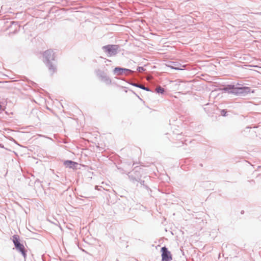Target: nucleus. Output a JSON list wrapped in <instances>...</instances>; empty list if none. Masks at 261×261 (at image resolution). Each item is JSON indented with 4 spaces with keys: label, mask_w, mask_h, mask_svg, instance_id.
I'll return each instance as SVG.
<instances>
[{
    "label": "nucleus",
    "mask_w": 261,
    "mask_h": 261,
    "mask_svg": "<svg viewBox=\"0 0 261 261\" xmlns=\"http://www.w3.org/2000/svg\"><path fill=\"white\" fill-rule=\"evenodd\" d=\"M222 91L238 96H244L250 92V88L245 86H240L238 84L236 85H227L222 89Z\"/></svg>",
    "instance_id": "nucleus-1"
},
{
    "label": "nucleus",
    "mask_w": 261,
    "mask_h": 261,
    "mask_svg": "<svg viewBox=\"0 0 261 261\" xmlns=\"http://www.w3.org/2000/svg\"><path fill=\"white\" fill-rule=\"evenodd\" d=\"M43 62L48 67L49 72L53 74L56 71V61L54 51L51 49L45 51L43 54Z\"/></svg>",
    "instance_id": "nucleus-2"
},
{
    "label": "nucleus",
    "mask_w": 261,
    "mask_h": 261,
    "mask_svg": "<svg viewBox=\"0 0 261 261\" xmlns=\"http://www.w3.org/2000/svg\"><path fill=\"white\" fill-rule=\"evenodd\" d=\"M12 238V241L15 248L22 254V256L25 258L27 256L26 250L24 245L20 243L19 236L18 235H14Z\"/></svg>",
    "instance_id": "nucleus-3"
},
{
    "label": "nucleus",
    "mask_w": 261,
    "mask_h": 261,
    "mask_svg": "<svg viewBox=\"0 0 261 261\" xmlns=\"http://www.w3.org/2000/svg\"><path fill=\"white\" fill-rule=\"evenodd\" d=\"M119 47L117 45H107L102 46L103 51L108 54V56L116 55L118 53Z\"/></svg>",
    "instance_id": "nucleus-4"
},
{
    "label": "nucleus",
    "mask_w": 261,
    "mask_h": 261,
    "mask_svg": "<svg viewBox=\"0 0 261 261\" xmlns=\"http://www.w3.org/2000/svg\"><path fill=\"white\" fill-rule=\"evenodd\" d=\"M95 73L96 76L101 81L107 84H110L111 83V79L107 75L106 73L100 69H96L95 70Z\"/></svg>",
    "instance_id": "nucleus-5"
},
{
    "label": "nucleus",
    "mask_w": 261,
    "mask_h": 261,
    "mask_svg": "<svg viewBox=\"0 0 261 261\" xmlns=\"http://www.w3.org/2000/svg\"><path fill=\"white\" fill-rule=\"evenodd\" d=\"M114 74H117L118 75H121L125 73L126 75L133 73L134 71L124 68H122L120 67H115L113 70Z\"/></svg>",
    "instance_id": "nucleus-6"
},
{
    "label": "nucleus",
    "mask_w": 261,
    "mask_h": 261,
    "mask_svg": "<svg viewBox=\"0 0 261 261\" xmlns=\"http://www.w3.org/2000/svg\"><path fill=\"white\" fill-rule=\"evenodd\" d=\"M162 261H170L172 260V255L168 248L165 246L161 248Z\"/></svg>",
    "instance_id": "nucleus-7"
},
{
    "label": "nucleus",
    "mask_w": 261,
    "mask_h": 261,
    "mask_svg": "<svg viewBox=\"0 0 261 261\" xmlns=\"http://www.w3.org/2000/svg\"><path fill=\"white\" fill-rule=\"evenodd\" d=\"M64 164L67 167L70 168H74L75 167L76 165L77 164L76 162L70 161L67 160L64 162Z\"/></svg>",
    "instance_id": "nucleus-8"
},
{
    "label": "nucleus",
    "mask_w": 261,
    "mask_h": 261,
    "mask_svg": "<svg viewBox=\"0 0 261 261\" xmlns=\"http://www.w3.org/2000/svg\"><path fill=\"white\" fill-rule=\"evenodd\" d=\"M132 85L135 86L136 87L139 88L141 89L147 91H151L150 89L149 88L146 87L144 86V85L140 84L132 83Z\"/></svg>",
    "instance_id": "nucleus-9"
},
{
    "label": "nucleus",
    "mask_w": 261,
    "mask_h": 261,
    "mask_svg": "<svg viewBox=\"0 0 261 261\" xmlns=\"http://www.w3.org/2000/svg\"><path fill=\"white\" fill-rule=\"evenodd\" d=\"M128 177L133 182H135V181H139V180H140V178L138 176L136 177V176H134L132 174L128 175Z\"/></svg>",
    "instance_id": "nucleus-10"
},
{
    "label": "nucleus",
    "mask_w": 261,
    "mask_h": 261,
    "mask_svg": "<svg viewBox=\"0 0 261 261\" xmlns=\"http://www.w3.org/2000/svg\"><path fill=\"white\" fill-rule=\"evenodd\" d=\"M155 91L157 93L162 94H164L165 92V89L160 86L156 88Z\"/></svg>",
    "instance_id": "nucleus-11"
},
{
    "label": "nucleus",
    "mask_w": 261,
    "mask_h": 261,
    "mask_svg": "<svg viewBox=\"0 0 261 261\" xmlns=\"http://www.w3.org/2000/svg\"><path fill=\"white\" fill-rule=\"evenodd\" d=\"M137 70L139 72H141V73H142V72H144V71H145V69L144 67H140V66H139V67H137Z\"/></svg>",
    "instance_id": "nucleus-12"
},
{
    "label": "nucleus",
    "mask_w": 261,
    "mask_h": 261,
    "mask_svg": "<svg viewBox=\"0 0 261 261\" xmlns=\"http://www.w3.org/2000/svg\"><path fill=\"white\" fill-rule=\"evenodd\" d=\"M226 111H225V110H222L221 111V115H222L223 116H226Z\"/></svg>",
    "instance_id": "nucleus-13"
},
{
    "label": "nucleus",
    "mask_w": 261,
    "mask_h": 261,
    "mask_svg": "<svg viewBox=\"0 0 261 261\" xmlns=\"http://www.w3.org/2000/svg\"><path fill=\"white\" fill-rule=\"evenodd\" d=\"M138 182H140V183L141 185L145 186V185H144L145 181L144 180H142L140 179V180H139Z\"/></svg>",
    "instance_id": "nucleus-14"
},
{
    "label": "nucleus",
    "mask_w": 261,
    "mask_h": 261,
    "mask_svg": "<svg viewBox=\"0 0 261 261\" xmlns=\"http://www.w3.org/2000/svg\"><path fill=\"white\" fill-rule=\"evenodd\" d=\"M172 69H174L175 70H180V69L178 67H174V66H169Z\"/></svg>",
    "instance_id": "nucleus-15"
},
{
    "label": "nucleus",
    "mask_w": 261,
    "mask_h": 261,
    "mask_svg": "<svg viewBox=\"0 0 261 261\" xmlns=\"http://www.w3.org/2000/svg\"><path fill=\"white\" fill-rule=\"evenodd\" d=\"M107 61L110 62V60H106L105 61V62H107Z\"/></svg>",
    "instance_id": "nucleus-16"
},
{
    "label": "nucleus",
    "mask_w": 261,
    "mask_h": 261,
    "mask_svg": "<svg viewBox=\"0 0 261 261\" xmlns=\"http://www.w3.org/2000/svg\"><path fill=\"white\" fill-rule=\"evenodd\" d=\"M1 108H2V106H1V105H0V110L1 109Z\"/></svg>",
    "instance_id": "nucleus-17"
},
{
    "label": "nucleus",
    "mask_w": 261,
    "mask_h": 261,
    "mask_svg": "<svg viewBox=\"0 0 261 261\" xmlns=\"http://www.w3.org/2000/svg\"><path fill=\"white\" fill-rule=\"evenodd\" d=\"M95 189H97V186H95Z\"/></svg>",
    "instance_id": "nucleus-18"
},
{
    "label": "nucleus",
    "mask_w": 261,
    "mask_h": 261,
    "mask_svg": "<svg viewBox=\"0 0 261 261\" xmlns=\"http://www.w3.org/2000/svg\"><path fill=\"white\" fill-rule=\"evenodd\" d=\"M260 14L261 15V13H260Z\"/></svg>",
    "instance_id": "nucleus-19"
}]
</instances>
